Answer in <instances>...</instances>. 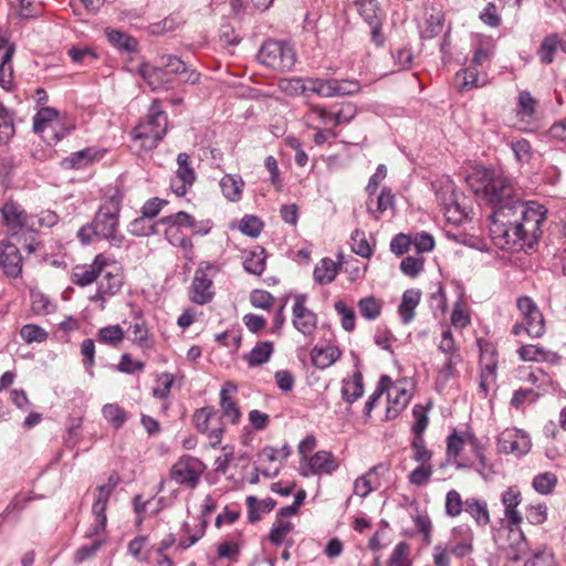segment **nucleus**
I'll return each mask as SVG.
<instances>
[{"label": "nucleus", "mask_w": 566, "mask_h": 566, "mask_svg": "<svg viewBox=\"0 0 566 566\" xmlns=\"http://www.w3.org/2000/svg\"><path fill=\"white\" fill-rule=\"evenodd\" d=\"M467 182L492 208L490 233L495 244L502 249L537 244L547 214L543 205L522 200L512 179L494 169L475 168Z\"/></svg>", "instance_id": "nucleus-1"}, {"label": "nucleus", "mask_w": 566, "mask_h": 566, "mask_svg": "<svg viewBox=\"0 0 566 566\" xmlns=\"http://www.w3.org/2000/svg\"><path fill=\"white\" fill-rule=\"evenodd\" d=\"M122 199L123 195L116 191L99 207L93 219L97 239L106 240L115 248L122 247L125 241V235L118 229Z\"/></svg>", "instance_id": "nucleus-2"}, {"label": "nucleus", "mask_w": 566, "mask_h": 566, "mask_svg": "<svg viewBox=\"0 0 566 566\" xmlns=\"http://www.w3.org/2000/svg\"><path fill=\"white\" fill-rule=\"evenodd\" d=\"M167 127V114L161 109L160 102L155 99L146 117L134 128L133 135L142 142L143 148L153 149L165 137Z\"/></svg>", "instance_id": "nucleus-3"}, {"label": "nucleus", "mask_w": 566, "mask_h": 566, "mask_svg": "<svg viewBox=\"0 0 566 566\" xmlns=\"http://www.w3.org/2000/svg\"><path fill=\"white\" fill-rule=\"evenodd\" d=\"M258 60L272 70L289 72L295 65L296 53L287 42L268 40L262 44Z\"/></svg>", "instance_id": "nucleus-4"}, {"label": "nucleus", "mask_w": 566, "mask_h": 566, "mask_svg": "<svg viewBox=\"0 0 566 566\" xmlns=\"http://www.w3.org/2000/svg\"><path fill=\"white\" fill-rule=\"evenodd\" d=\"M195 428L206 434L212 448L218 447L224 433L222 417L213 407H202L192 415Z\"/></svg>", "instance_id": "nucleus-5"}, {"label": "nucleus", "mask_w": 566, "mask_h": 566, "mask_svg": "<svg viewBox=\"0 0 566 566\" xmlns=\"http://www.w3.org/2000/svg\"><path fill=\"white\" fill-rule=\"evenodd\" d=\"M509 557L515 562H523L524 566H557L551 548L538 546L531 549L523 535H521V541L509 554Z\"/></svg>", "instance_id": "nucleus-6"}, {"label": "nucleus", "mask_w": 566, "mask_h": 566, "mask_svg": "<svg viewBox=\"0 0 566 566\" xmlns=\"http://www.w3.org/2000/svg\"><path fill=\"white\" fill-rule=\"evenodd\" d=\"M208 272L214 273L216 266L208 261L200 262L190 286L189 297L199 305L209 303L214 295L212 279Z\"/></svg>", "instance_id": "nucleus-7"}, {"label": "nucleus", "mask_w": 566, "mask_h": 566, "mask_svg": "<svg viewBox=\"0 0 566 566\" xmlns=\"http://www.w3.org/2000/svg\"><path fill=\"white\" fill-rule=\"evenodd\" d=\"M531 447L530 437L516 428H507L497 437V450L500 453L514 454L520 458L528 453Z\"/></svg>", "instance_id": "nucleus-8"}, {"label": "nucleus", "mask_w": 566, "mask_h": 566, "mask_svg": "<svg viewBox=\"0 0 566 566\" xmlns=\"http://www.w3.org/2000/svg\"><path fill=\"white\" fill-rule=\"evenodd\" d=\"M3 219L11 231V237L20 239L21 233H25L27 230L34 228V217L27 214L14 202H7L1 209Z\"/></svg>", "instance_id": "nucleus-9"}, {"label": "nucleus", "mask_w": 566, "mask_h": 566, "mask_svg": "<svg viewBox=\"0 0 566 566\" xmlns=\"http://www.w3.org/2000/svg\"><path fill=\"white\" fill-rule=\"evenodd\" d=\"M294 305L292 308L293 326L304 336H310L314 333L317 325V315L306 307L307 295L297 294L294 297Z\"/></svg>", "instance_id": "nucleus-10"}, {"label": "nucleus", "mask_w": 566, "mask_h": 566, "mask_svg": "<svg viewBox=\"0 0 566 566\" xmlns=\"http://www.w3.org/2000/svg\"><path fill=\"white\" fill-rule=\"evenodd\" d=\"M200 462L190 455L181 457L171 468L170 476L178 484L196 488L199 482Z\"/></svg>", "instance_id": "nucleus-11"}, {"label": "nucleus", "mask_w": 566, "mask_h": 566, "mask_svg": "<svg viewBox=\"0 0 566 566\" xmlns=\"http://www.w3.org/2000/svg\"><path fill=\"white\" fill-rule=\"evenodd\" d=\"M0 268L9 277L17 279L22 273V256L15 243L0 240Z\"/></svg>", "instance_id": "nucleus-12"}, {"label": "nucleus", "mask_w": 566, "mask_h": 566, "mask_svg": "<svg viewBox=\"0 0 566 566\" xmlns=\"http://www.w3.org/2000/svg\"><path fill=\"white\" fill-rule=\"evenodd\" d=\"M109 262L103 254L95 256L92 264L76 265L73 269L71 281L78 286H87L102 275Z\"/></svg>", "instance_id": "nucleus-13"}, {"label": "nucleus", "mask_w": 566, "mask_h": 566, "mask_svg": "<svg viewBox=\"0 0 566 566\" xmlns=\"http://www.w3.org/2000/svg\"><path fill=\"white\" fill-rule=\"evenodd\" d=\"M177 176L176 179L171 181V189L178 197H182L187 193L188 188L193 185L197 176L190 165L188 154L180 153L177 157Z\"/></svg>", "instance_id": "nucleus-14"}, {"label": "nucleus", "mask_w": 566, "mask_h": 566, "mask_svg": "<svg viewBox=\"0 0 566 566\" xmlns=\"http://www.w3.org/2000/svg\"><path fill=\"white\" fill-rule=\"evenodd\" d=\"M389 471V463L381 462L374 465L366 474L356 479L354 483V492L361 497H366L380 486V482H378L377 479H374V475L388 474Z\"/></svg>", "instance_id": "nucleus-15"}, {"label": "nucleus", "mask_w": 566, "mask_h": 566, "mask_svg": "<svg viewBox=\"0 0 566 566\" xmlns=\"http://www.w3.org/2000/svg\"><path fill=\"white\" fill-rule=\"evenodd\" d=\"M109 495L95 490L94 503L92 505V513L95 517L94 523L88 528L86 536L93 537L103 532L107 524L106 507Z\"/></svg>", "instance_id": "nucleus-16"}, {"label": "nucleus", "mask_w": 566, "mask_h": 566, "mask_svg": "<svg viewBox=\"0 0 566 566\" xmlns=\"http://www.w3.org/2000/svg\"><path fill=\"white\" fill-rule=\"evenodd\" d=\"M59 113L55 108L43 107L34 117L33 129L36 133L44 132L46 129L52 130L55 136V140L59 142L69 133L70 129H63L61 133H56Z\"/></svg>", "instance_id": "nucleus-17"}, {"label": "nucleus", "mask_w": 566, "mask_h": 566, "mask_svg": "<svg viewBox=\"0 0 566 566\" xmlns=\"http://www.w3.org/2000/svg\"><path fill=\"white\" fill-rule=\"evenodd\" d=\"M502 503L504 505V515L512 526H517L522 522V515L516 510L521 504L522 495L517 486H510L502 493Z\"/></svg>", "instance_id": "nucleus-18"}, {"label": "nucleus", "mask_w": 566, "mask_h": 566, "mask_svg": "<svg viewBox=\"0 0 566 566\" xmlns=\"http://www.w3.org/2000/svg\"><path fill=\"white\" fill-rule=\"evenodd\" d=\"M338 468L333 454L328 451H317L307 462V471L304 470L303 475L308 474H331Z\"/></svg>", "instance_id": "nucleus-19"}, {"label": "nucleus", "mask_w": 566, "mask_h": 566, "mask_svg": "<svg viewBox=\"0 0 566 566\" xmlns=\"http://www.w3.org/2000/svg\"><path fill=\"white\" fill-rule=\"evenodd\" d=\"M438 198H443V212L448 222L459 224L467 219V212L461 208L460 203L455 199L457 195L453 189H447L446 191L438 193Z\"/></svg>", "instance_id": "nucleus-20"}, {"label": "nucleus", "mask_w": 566, "mask_h": 566, "mask_svg": "<svg viewBox=\"0 0 566 566\" xmlns=\"http://www.w3.org/2000/svg\"><path fill=\"white\" fill-rule=\"evenodd\" d=\"M467 444L465 442V433L460 434L457 430H454L451 434L447 438V457L449 460H457L455 461L457 468H473V462L470 461L467 458L461 457V451L463 450V447Z\"/></svg>", "instance_id": "nucleus-21"}, {"label": "nucleus", "mask_w": 566, "mask_h": 566, "mask_svg": "<svg viewBox=\"0 0 566 566\" xmlns=\"http://www.w3.org/2000/svg\"><path fill=\"white\" fill-rule=\"evenodd\" d=\"M103 277L98 283L101 293L113 296L117 294L123 286V274L115 263H109L102 273Z\"/></svg>", "instance_id": "nucleus-22"}, {"label": "nucleus", "mask_w": 566, "mask_h": 566, "mask_svg": "<svg viewBox=\"0 0 566 566\" xmlns=\"http://www.w3.org/2000/svg\"><path fill=\"white\" fill-rule=\"evenodd\" d=\"M158 223L168 226V229L166 230L167 234L174 228H188L195 233L202 232L195 218L186 211H179L177 213L166 216L161 218ZM203 233H207V230H205Z\"/></svg>", "instance_id": "nucleus-23"}, {"label": "nucleus", "mask_w": 566, "mask_h": 566, "mask_svg": "<svg viewBox=\"0 0 566 566\" xmlns=\"http://www.w3.org/2000/svg\"><path fill=\"white\" fill-rule=\"evenodd\" d=\"M410 397V394L406 389L392 386L388 392L389 406L386 411V418H396L407 407Z\"/></svg>", "instance_id": "nucleus-24"}, {"label": "nucleus", "mask_w": 566, "mask_h": 566, "mask_svg": "<svg viewBox=\"0 0 566 566\" xmlns=\"http://www.w3.org/2000/svg\"><path fill=\"white\" fill-rule=\"evenodd\" d=\"M138 72L151 90H157L161 85L170 82V78L167 76V71L160 65L154 66L148 63H143L139 65Z\"/></svg>", "instance_id": "nucleus-25"}, {"label": "nucleus", "mask_w": 566, "mask_h": 566, "mask_svg": "<svg viewBox=\"0 0 566 566\" xmlns=\"http://www.w3.org/2000/svg\"><path fill=\"white\" fill-rule=\"evenodd\" d=\"M419 290L410 289L403 292L398 312L403 324H409L415 317V310L420 302Z\"/></svg>", "instance_id": "nucleus-26"}, {"label": "nucleus", "mask_w": 566, "mask_h": 566, "mask_svg": "<svg viewBox=\"0 0 566 566\" xmlns=\"http://www.w3.org/2000/svg\"><path fill=\"white\" fill-rule=\"evenodd\" d=\"M220 187L223 196L232 202L241 199L244 181L239 175H224L220 180Z\"/></svg>", "instance_id": "nucleus-27"}, {"label": "nucleus", "mask_w": 566, "mask_h": 566, "mask_svg": "<svg viewBox=\"0 0 566 566\" xmlns=\"http://www.w3.org/2000/svg\"><path fill=\"white\" fill-rule=\"evenodd\" d=\"M128 332L132 335L130 339L133 344L142 349L153 348L149 328L142 317H137L135 322L129 325Z\"/></svg>", "instance_id": "nucleus-28"}, {"label": "nucleus", "mask_w": 566, "mask_h": 566, "mask_svg": "<svg viewBox=\"0 0 566 566\" xmlns=\"http://www.w3.org/2000/svg\"><path fill=\"white\" fill-rule=\"evenodd\" d=\"M274 352L273 343L269 340L259 342L245 355V360L250 367H258L265 364Z\"/></svg>", "instance_id": "nucleus-29"}, {"label": "nucleus", "mask_w": 566, "mask_h": 566, "mask_svg": "<svg viewBox=\"0 0 566 566\" xmlns=\"http://www.w3.org/2000/svg\"><path fill=\"white\" fill-rule=\"evenodd\" d=\"M464 511L469 513L470 516L480 526H485L490 523V514L485 501L478 500L474 497L467 499Z\"/></svg>", "instance_id": "nucleus-30"}, {"label": "nucleus", "mask_w": 566, "mask_h": 566, "mask_svg": "<svg viewBox=\"0 0 566 566\" xmlns=\"http://www.w3.org/2000/svg\"><path fill=\"white\" fill-rule=\"evenodd\" d=\"M463 533V539L457 543H452L450 547L448 548L452 555H454L458 558H463L468 555H470L473 551L472 546V539L473 534L470 527L468 526H460L458 528L453 530V533Z\"/></svg>", "instance_id": "nucleus-31"}, {"label": "nucleus", "mask_w": 566, "mask_h": 566, "mask_svg": "<svg viewBox=\"0 0 566 566\" xmlns=\"http://www.w3.org/2000/svg\"><path fill=\"white\" fill-rule=\"evenodd\" d=\"M340 357V352L335 346L314 347L312 350L313 364L321 369H324L334 364Z\"/></svg>", "instance_id": "nucleus-32"}, {"label": "nucleus", "mask_w": 566, "mask_h": 566, "mask_svg": "<svg viewBox=\"0 0 566 566\" xmlns=\"http://www.w3.org/2000/svg\"><path fill=\"white\" fill-rule=\"evenodd\" d=\"M125 338V332L120 325H108L97 332V342L117 348Z\"/></svg>", "instance_id": "nucleus-33"}, {"label": "nucleus", "mask_w": 566, "mask_h": 566, "mask_svg": "<svg viewBox=\"0 0 566 566\" xmlns=\"http://www.w3.org/2000/svg\"><path fill=\"white\" fill-rule=\"evenodd\" d=\"M336 275L337 264L329 258H324L321 263L315 266L313 273L315 282L321 285L333 282Z\"/></svg>", "instance_id": "nucleus-34"}, {"label": "nucleus", "mask_w": 566, "mask_h": 566, "mask_svg": "<svg viewBox=\"0 0 566 566\" xmlns=\"http://www.w3.org/2000/svg\"><path fill=\"white\" fill-rule=\"evenodd\" d=\"M559 35L556 33L545 36L537 49V56L543 64H551L554 61L557 49H559Z\"/></svg>", "instance_id": "nucleus-35"}, {"label": "nucleus", "mask_w": 566, "mask_h": 566, "mask_svg": "<svg viewBox=\"0 0 566 566\" xmlns=\"http://www.w3.org/2000/svg\"><path fill=\"white\" fill-rule=\"evenodd\" d=\"M364 395V382L363 375L357 371L353 375V380L347 381L342 387V398L348 402L353 403L357 399H359Z\"/></svg>", "instance_id": "nucleus-36"}, {"label": "nucleus", "mask_w": 566, "mask_h": 566, "mask_svg": "<svg viewBox=\"0 0 566 566\" xmlns=\"http://www.w3.org/2000/svg\"><path fill=\"white\" fill-rule=\"evenodd\" d=\"M462 361L461 354L444 356V359L438 368V381L447 384L451 378L458 375L457 365Z\"/></svg>", "instance_id": "nucleus-37"}, {"label": "nucleus", "mask_w": 566, "mask_h": 566, "mask_svg": "<svg viewBox=\"0 0 566 566\" xmlns=\"http://www.w3.org/2000/svg\"><path fill=\"white\" fill-rule=\"evenodd\" d=\"M523 323L528 336L539 338L545 334V319L539 308L534 311L528 317L523 318Z\"/></svg>", "instance_id": "nucleus-38"}, {"label": "nucleus", "mask_w": 566, "mask_h": 566, "mask_svg": "<svg viewBox=\"0 0 566 566\" xmlns=\"http://www.w3.org/2000/svg\"><path fill=\"white\" fill-rule=\"evenodd\" d=\"M107 40L116 48L126 52H135L137 50V41L119 30H107Z\"/></svg>", "instance_id": "nucleus-39"}, {"label": "nucleus", "mask_w": 566, "mask_h": 566, "mask_svg": "<svg viewBox=\"0 0 566 566\" xmlns=\"http://www.w3.org/2000/svg\"><path fill=\"white\" fill-rule=\"evenodd\" d=\"M243 268L251 274L261 275L265 270L264 249L258 248L252 250L249 256L245 258Z\"/></svg>", "instance_id": "nucleus-40"}, {"label": "nucleus", "mask_w": 566, "mask_h": 566, "mask_svg": "<svg viewBox=\"0 0 566 566\" xmlns=\"http://www.w3.org/2000/svg\"><path fill=\"white\" fill-rule=\"evenodd\" d=\"M94 159L92 149L86 148L71 154L63 159L62 166L67 169H81L86 167Z\"/></svg>", "instance_id": "nucleus-41"}, {"label": "nucleus", "mask_w": 566, "mask_h": 566, "mask_svg": "<svg viewBox=\"0 0 566 566\" xmlns=\"http://www.w3.org/2000/svg\"><path fill=\"white\" fill-rule=\"evenodd\" d=\"M307 83L308 93H314L321 97H334V78L307 77Z\"/></svg>", "instance_id": "nucleus-42"}, {"label": "nucleus", "mask_w": 566, "mask_h": 566, "mask_svg": "<svg viewBox=\"0 0 566 566\" xmlns=\"http://www.w3.org/2000/svg\"><path fill=\"white\" fill-rule=\"evenodd\" d=\"M14 132L12 114L0 103V144H7L14 135Z\"/></svg>", "instance_id": "nucleus-43"}, {"label": "nucleus", "mask_w": 566, "mask_h": 566, "mask_svg": "<svg viewBox=\"0 0 566 566\" xmlns=\"http://www.w3.org/2000/svg\"><path fill=\"white\" fill-rule=\"evenodd\" d=\"M455 80L460 92L479 86V74L474 67H467L455 73Z\"/></svg>", "instance_id": "nucleus-44"}, {"label": "nucleus", "mask_w": 566, "mask_h": 566, "mask_svg": "<svg viewBox=\"0 0 566 566\" xmlns=\"http://www.w3.org/2000/svg\"><path fill=\"white\" fill-rule=\"evenodd\" d=\"M307 77H292L280 81V88L287 95H305L308 93Z\"/></svg>", "instance_id": "nucleus-45"}, {"label": "nucleus", "mask_w": 566, "mask_h": 566, "mask_svg": "<svg viewBox=\"0 0 566 566\" xmlns=\"http://www.w3.org/2000/svg\"><path fill=\"white\" fill-rule=\"evenodd\" d=\"M517 354L523 361H545L548 359L549 352L537 345H523Z\"/></svg>", "instance_id": "nucleus-46"}, {"label": "nucleus", "mask_w": 566, "mask_h": 566, "mask_svg": "<svg viewBox=\"0 0 566 566\" xmlns=\"http://www.w3.org/2000/svg\"><path fill=\"white\" fill-rule=\"evenodd\" d=\"M104 418L115 428H120L127 420V415L123 408L116 403H107L102 409Z\"/></svg>", "instance_id": "nucleus-47"}, {"label": "nucleus", "mask_w": 566, "mask_h": 566, "mask_svg": "<svg viewBox=\"0 0 566 566\" xmlns=\"http://www.w3.org/2000/svg\"><path fill=\"white\" fill-rule=\"evenodd\" d=\"M220 408L222 411V415H220L222 419L227 418L233 424L240 422L242 412L234 399L231 397H222V399H220Z\"/></svg>", "instance_id": "nucleus-48"}, {"label": "nucleus", "mask_w": 566, "mask_h": 566, "mask_svg": "<svg viewBox=\"0 0 566 566\" xmlns=\"http://www.w3.org/2000/svg\"><path fill=\"white\" fill-rule=\"evenodd\" d=\"M358 310L364 318L374 321L380 315L381 304L374 296H368L359 300Z\"/></svg>", "instance_id": "nucleus-49"}, {"label": "nucleus", "mask_w": 566, "mask_h": 566, "mask_svg": "<svg viewBox=\"0 0 566 566\" xmlns=\"http://www.w3.org/2000/svg\"><path fill=\"white\" fill-rule=\"evenodd\" d=\"M148 220L149 219L143 214L134 219L128 224V232L135 237H149L157 233L156 224L149 223Z\"/></svg>", "instance_id": "nucleus-50"}, {"label": "nucleus", "mask_w": 566, "mask_h": 566, "mask_svg": "<svg viewBox=\"0 0 566 566\" xmlns=\"http://www.w3.org/2000/svg\"><path fill=\"white\" fill-rule=\"evenodd\" d=\"M358 6L360 15L368 23V25H374L381 22L378 15L379 6L376 0H360Z\"/></svg>", "instance_id": "nucleus-51"}, {"label": "nucleus", "mask_w": 566, "mask_h": 566, "mask_svg": "<svg viewBox=\"0 0 566 566\" xmlns=\"http://www.w3.org/2000/svg\"><path fill=\"white\" fill-rule=\"evenodd\" d=\"M557 484V478L552 472H544L533 479L532 485L541 494H549Z\"/></svg>", "instance_id": "nucleus-52"}, {"label": "nucleus", "mask_w": 566, "mask_h": 566, "mask_svg": "<svg viewBox=\"0 0 566 566\" xmlns=\"http://www.w3.org/2000/svg\"><path fill=\"white\" fill-rule=\"evenodd\" d=\"M409 545L406 542L398 543L389 559L388 566H411V560L409 558Z\"/></svg>", "instance_id": "nucleus-53"}, {"label": "nucleus", "mask_w": 566, "mask_h": 566, "mask_svg": "<svg viewBox=\"0 0 566 566\" xmlns=\"http://www.w3.org/2000/svg\"><path fill=\"white\" fill-rule=\"evenodd\" d=\"M400 270L405 275L416 277L424 270V259L422 256H406L400 262Z\"/></svg>", "instance_id": "nucleus-54"}, {"label": "nucleus", "mask_w": 566, "mask_h": 566, "mask_svg": "<svg viewBox=\"0 0 566 566\" xmlns=\"http://www.w3.org/2000/svg\"><path fill=\"white\" fill-rule=\"evenodd\" d=\"M432 473H433L432 464H419L416 469H413L409 473L408 480L413 485L422 486L430 481Z\"/></svg>", "instance_id": "nucleus-55"}, {"label": "nucleus", "mask_w": 566, "mask_h": 566, "mask_svg": "<svg viewBox=\"0 0 566 566\" xmlns=\"http://www.w3.org/2000/svg\"><path fill=\"white\" fill-rule=\"evenodd\" d=\"M465 507V501H462L460 493L455 490H451L446 496V514L455 517L461 514Z\"/></svg>", "instance_id": "nucleus-56"}, {"label": "nucleus", "mask_w": 566, "mask_h": 566, "mask_svg": "<svg viewBox=\"0 0 566 566\" xmlns=\"http://www.w3.org/2000/svg\"><path fill=\"white\" fill-rule=\"evenodd\" d=\"M22 339L28 343H42L48 338V333L40 326L34 324H27L20 331Z\"/></svg>", "instance_id": "nucleus-57"}, {"label": "nucleus", "mask_w": 566, "mask_h": 566, "mask_svg": "<svg viewBox=\"0 0 566 566\" xmlns=\"http://www.w3.org/2000/svg\"><path fill=\"white\" fill-rule=\"evenodd\" d=\"M335 311L342 316V326L345 331L352 332L355 328L356 315L353 308L348 307L343 301L335 302Z\"/></svg>", "instance_id": "nucleus-58"}, {"label": "nucleus", "mask_w": 566, "mask_h": 566, "mask_svg": "<svg viewBox=\"0 0 566 566\" xmlns=\"http://www.w3.org/2000/svg\"><path fill=\"white\" fill-rule=\"evenodd\" d=\"M293 530V524L291 522L277 521L273 524L270 534L269 541L273 545H281L285 538V536Z\"/></svg>", "instance_id": "nucleus-59"}, {"label": "nucleus", "mask_w": 566, "mask_h": 566, "mask_svg": "<svg viewBox=\"0 0 566 566\" xmlns=\"http://www.w3.org/2000/svg\"><path fill=\"white\" fill-rule=\"evenodd\" d=\"M352 250L354 253L363 258H369L373 254V250L363 231L355 230L352 234Z\"/></svg>", "instance_id": "nucleus-60"}, {"label": "nucleus", "mask_w": 566, "mask_h": 566, "mask_svg": "<svg viewBox=\"0 0 566 566\" xmlns=\"http://www.w3.org/2000/svg\"><path fill=\"white\" fill-rule=\"evenodd\" d=\"M160 66L167 71L168 77L170 74L184 75L187 73V66L185 62L176 55H164L161 57Z\"/></svg>", "instance_id": "nucleus-61"}, {"label": "nucleus", "mask_w": 566, "mask_h": 566, "mask_svg": "<svg viewBox=\"0 0 566 566\" xmlns=\"http://www.w3.org/2000/svg\"><path fill=\"white\" fill-rule=\"evenodd\" d=\"M263 228L262 221L254 216H245L240 223V231L251 238H256Z\"/></svg>", "instance_id": "nucleus-62"}, {"label": "nucleus", "mask_w": 566, "mask_h": 566, "mask_svg": "<svg viewBox=\"0 0 566 566\" xmlns=\"http://www.w3.org/2000/svg\"><path fill=\"white\" fill-rule=\"evenodd\" d=\"M274 301V296L264 290H254L250 295V302L256 308L270 310Z\"/></svg>", "instance_id": "nucleus-63"}, {"label": "nucleus", "mask_w": 566, "mask_h": 566, "mask_svg": "<svg viewBox=\"0 0 566 566\" xmlns=\"http://www.w3.org/2000/svg\"><path fill=\"white\" fill-rule=\"evenodd\" d=\"M334 96L353 95L359 92L360 84L355 80L334 78Z\"/></svg>", "instance_id": "nucleus-64"}]
</instances>
